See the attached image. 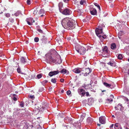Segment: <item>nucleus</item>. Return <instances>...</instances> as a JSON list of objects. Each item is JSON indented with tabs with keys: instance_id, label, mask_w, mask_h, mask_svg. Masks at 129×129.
Instances as JSON below:
<instances>
[{
	"instance_id": "obj_3",
	"label": "nucleus",
	"mask_w": 129,
	"mask_h": 129,
	"mask_svg": "<svg viewBox=\"0 0 129 129\" xmlns=\"http://www.w3.org/2000/svg\"><path fill=\"white\" fill-rule=\"evenodd\" d=\"M105 25L104 24L98 26V27L95 30V33L97 36L98 37L99 35L103 33V27Z\"/></svg>"
},
{
	"instance_id": "obj_26",
	"label": "nucleus",
	"mask_w": 129,
	"mask_h": 129,
	"mask_svg": "<svg viewBox=\"0 0 129 129\" xmlns=\"http://www.w3.org/2000/svg\"><path fill=\"white\" fill-rule=\"evenodd\" d=\"M94 5L96 6L97 7V8H98L99 9L100 11L101 10V9H100V6L98 4H97V3H94Z\"/></svg>"
},
{
	"instance_id": "obj_5",
	"label": "nucleus",
	"mask_w": 129,
	"mask_h": 129,
	"mask_svg": "<svg viewBox=\"0 0 129 129\" xmlns=\"http://www.w3.org/2000/svg\"><path fill=\"white\" fill-rule=\"evenodd\" d=\"M48 104L47 103H43V104H42V106L41 108H40V110L43 111L45 110H46L48 107Z\"/></svg>"
},
{
	"instance_id": "obj_41",
	"label": "nucleus",
	"mask_w": 129,
	"mask_h": 129,
	"mask_svg": "<svg viewBox=\"0 0 129 129\" xmlns=\"http://www.w3.org/2000/svg\"><path fill=\"white\" fill-rule=\"evenodd\" d=\"M24 104L23 103V102H21L20 104V105L21 107H22L24 106Z\"/></svg>"
},
{
	"instance_id": "obj_17",
	"label": "nucleus",
	"mask_w": 129,
	"mask_h": 129,
	"mask_svg": "<svg viewBox=\"0 0 129 129\" xmlns=\"http://www.w3.org/2000/svg\"><path fill=\"white\" fill-rule=\"evenodd\" d=\"M58 7L59 9V11L60 12H62V8H63V4L61 2H60L58 4Z\"/></svg>"
},
{
	"instance_id": "obj_1",
	"label": "nucleus",
	"mask_w": 129,
	"mask_h": 129,
	"mask_svg": "<svg viewBox=\"0 0 129 129\" xmlns=\"http://www.w3.org/2000/svg\"><path fill=\"white\" fill-rule=\"evenodd\" d=\"M63 27L68 29H72L75 27V22L73 19L69 18H66L61 21Z\"/></svg>"
},
{
	"instance_id": "obj_47",
	"label": "nucleus",
	"mask_w": 129,
	"mask_h": 129,
	"mask_svg": "<svg viewBox=\"0 0 129 129\" xmlns=\"http://www.w3.org/2000/svg\"><path fill=\"white\" fill-rule=\"evenodd\" d=\"M87 61H85L84 62V64L85 66H87Z\"/></svg>"
},
{
	"instance_id": "obj_64",
	"label": "nucleus",
	"mask_w": 129,
	"mask_h": 129,
	"mask_svg": "<svg viewBox=\"0 0 129 129\" xmlns=\"http://www.w3.org/2000/svg\"><path fill=\"white\" fill-rule=\"evenodd\" d=\"M97 125H98V126H100V124H97Z\"/></svg>"
},
{
	"instance_id": "obj_32",
	"label": "nucleus",
	"mask_w": 129,
	"mask_h": 129,
	"mask_svg": "<svg viewBox=\"0 0 129 129\" xmlns=\"http://www.w3.org/2000/svg\"><path fill=\"white\" fill-rule=\"evenodd\" d=\"M29 20L32 23L35 22V20H33L32 18H27L26 19V20Z\"/></svg>"
},
{
	"instance_id": "obj_60",
	"label": "nucleus",
	"mask_w": 129,
	"mask_h": 129,
	"mask_svg": "<svg viewBox=\"0 0 129 129\" xmlns=\"http://www.w3.org/2000/svg\"><path fill=\"white\" fill-rule=\"evenodd\" d=\"M81 123L79 122L78 123V126H79L80 125H81Z\"/></svg>"
},
{
	"instance_id": "obj_28",
	"label": "nucleus",
	"mask_w": 129,
	"mask_h": 129,
	"mask_svg": "<svg viewBox=\"0 0 129 129\" xmlns=\"http://www.w3.org/2000/svg\"><path fill=\"white\" fill-rule=\"evenodd\" d=\"M90 20V18L89 17H87L83 20V21L84 22H88Z\"/></svg>"
},
{
	"instance_id": "obj_10",
	"label": "nucleus",
	"mask_w": 129,
	"mask_h": 129,
	"mask_svg": "<svg viewBox=\"0 0 129 129\" xmlns=\"http://www.w3.org/2000/svg\"><path fill=\"white\" fill-rule=\"evenodd\" d=\"M82 71V69L80 68H77L74 69L73 71L76 73H79Z\"/></svg>"
},
{
	"instance_id": "obj_57",
	"label": "nucleus",
	"mask_w": 129,
	"mask_h": 129,
	"mask_svg": "<svg viewBox=\"0 0 129 129\" xmlns=\"http://www.w3.org/2000/svg\"><path fill=\"white\" fill-rule=\"evenodd\" d=\"M45 15V13L44 14H42V15H41V17H43V16H44Z\"/></svg>"
},
{
	"instance_id": "obj_38",
	"label": "nucleus",
	"mask_w": 129,
	"mask_h": 129,
	"mask_svg": "<svg viewBox=\"0 0 129 129\" xmlns=\"http://www.w3.org/2000/svg\"><path fill=\"white\" fill-rule=\"evenodd\" d=\"M106 101H109V102L110 103V102H112L113 101V100L112 99H107L106 100Z\"/></svg>"
},
{
	"instance_id": "obj_61",
	"label": "nucleus",
	"mask_w": 129,
	"mask_h": 129,
	"mask_svg": "<svg viewBox=\"0 0 129 129\" xmlns=\"http://www.w3.org/2000/svg\"><path fill=\"white\" fill-rule=\"evenodd\" d=\"M64 90H61V92L62 93H63V92H64Z\"/></svg>"
},
{
	"instance_id": "obj_49",
	"label": "nucleus",
	"mask_w": 129,
	"mask_h": 129,
	"mask_svg": "<svg viewBox=\"0 0 129 129\" xmlns=\"http://www.w3.org/2000/svg\"><path fill=\"white\" fill-rule=\"evenodd\" d=\"M60 81L61 82H63L64 81V79H60Z\"/></svg>"
},
{
	"instance_id": "obj_48",
	"label": "nucleus",
	"mask_w": 129,
	"mask_h": 129,
	"mask_svg": "<svg viewBox=\"0 0 129 129\" xmlns=\"http://www.w3.org/2000/svg\"><path fill=\"white\" fill-rule=\"evenodd\" d=\"M30 98L31 99H34L35 98V97L34 95H30Z\"/></svg>"
},
{
	"instance_id": "obj_7",
	"label": "nucleus",
	"mask_w": 129,
	"mask_h": 129,
	"mask_svg": "<svg viewBox=\"0 0 129 129\" xmlns=\"http://www.w3.org/2000/svg\"><path fill=\"white\" fill-rule=\"evenodd\" d=\"M90 12L91 14L93 15H97V12L95 9L94 8H91L90 10Z\"/></svg>"
},
{
	"instance_id": "obj_25",
	"label": "nucleus",
	"mask_w": 129,
	"mask_h": 129,
	"mask_svg": "<svg viewBox=\"0 0 129 129\" xmlns=\"http://www.w3.org/2000/svg\"><path fill=\"white\" fill-rule=\"evenodd\" d=\"M77 12L78 13V15H81L82 13V10L79 9H78L77 10Z\"/></svg>"
},
{
	"instance_id": "obj_35",
	"label": "nucleus",
	"mask_w": 129,
	"mask_h": 129,
	"mask_svg": "<svg viewBox=\"0 0 129 129\" xmlns=\"http://www.w3.org/2000/svg\"><path fill=\"white\" fill-rule=\"evenodd\" d=\"M35 41L36 42H38L39 41V39L38 37H36L34 39Z\"/></svg>"
},
{
	"instance_id": "obj_20",
	"label": "nucleus",
	"mask_w": 129,
	"mask_h": 129,
	"mask_svg": "<svg viewBox=\"0 0 129 129\" xmlns=\"http://www.w3.org/2000/svg\"><path fill=\"white\" fill-rule=\"evenodd\" d=\"M124 34L123 32L122 31H120L118 34V36L119 39L121 38V37Z\"/></svg>"
},
{
	"instance_id": "obj_58",
	"label": "nucleus",
	"mask_w": 129,
	"mask_h": 129,
	"mask_svg": "<svg viewBox=\"0 0 129 129\" xmlns=\"http://www.w3.org/2000/svg\"><path fill=\"white\" fill-rule=\"evenodd\" d=\"M110 97L112 98H113L114 97L113 95L112 94L110 95Z\"/></svg>"
},
{
	"instance_id": "obj_36",
	"label": "nucleus",
	"mask_w": 129,
	"mask_h": 129,
	"mask_svg": "<svg viewBox=\"0 0 129 129\" xmlns=\"http://www.w3.org/2000/svg\"><path fill=\"white\" fill-rule=\"evenodd\" d=\"M44 88L43 87H40L39 89V92H42L44 90Z\"/></svg>"
},
{
	"instance_id": "obj_56",
	"label": "nucleus",
	"mask_w": 129,
	"mask_h": 129,
	"mask_svg": "<svg viewBox=\"0 0 129 129\" xmlns=\"http://www.w3.org/2000/svg\"><path fill=\"white\" fill-rule=\"evenodd\" d=\"M91 101L92 102L93 101L92 99H89L88 100V102L89 103Z\"/></svg>"
},
{
	"instance_id": "obj_11",
	"label": "nucleus",
	"mask_w": 129,
	"mask_h": 129,
	"mask_svg": "<svg viewBox=\"0 0 129 129\" xmlns=\"http://www.w3.org/2000/svg\"><path fill=\"white\" fill-rule=\"evenodd\" d=\"M47 61L49 62H55L56 60L55 59H54L51 56H49L48 58L46 59Z\"/></svg>"
},
{
	"instance_id": "obj_59",
	"label": "nucleus",
	"mask_w": 129,
	"mask_h": 129,
	"mask_svg": "<svg viewBox=\"0 0 129 129\" xmlns=\"http://www.w3.org/2000/svg\"><path fill=\"white\" fill-rule=\"evenodd\" d=\"M115 109L116 110H119V109L117 108V107H115Z\"/></svg>"
},
{
	"instance_id": "obj_46",
	"label": "nucleus",
	"mask_w": 129,
	"mask_h": 129,
	"mask_svg": "<svg viewBox=\"0 0 129 129\" xmlns=\"http://www.w3.org/2000/svg\"><path fill=\"white\" fill-rule=\"evenodd\" d=\"M38 30L40 33H43V31H42V30H41V29H38Z\"/></svg>"
},
{
	"instance_id": "obj_4",
	"label": "nucleus",
	"mask_w": 129,
	"mask_h": 129,
	"mask_svg": "<svg viewBox=\"0 0 129 129\" xmlns=\"http://www.w3.org/2000/svg\"><path fill=\"white\" fill-rule=\"evenodd\" d=\"M60 12L64 15H69L71 14L72 11L70 9L66 8L63 10H62V12Z\"/></svg>"
},
{
	"instance_id": "obj_19",
	"label": "nucleus",
	"mask_w": 129,
	"mask_h": 129,
	"mask_svg": "<svg viewBox=\"0 0 129 129\" xmlns=\"http://www.w3.org/2000/svg\"><path fill=\"white\" fill-rule=\"evenodd\" d=\"M103 84L104 85L107 87H110L111 88H112L113 87L112 86H111L110 84H108L107 83L104 82L103 83Z\"/></svg>"
},
{
	"instance_id": "obj_21",
	"label": "nucleus",
	"mask_w": 129,
	"mask_h": 129,
	"mask_svg": "<svg viewBox=\"0 0 129 129\" xmlns=\"http://www.w3.org/2000/svg\"><path fill=\"white\" fill-rule=\"evenodd\" d=\"M116 45L115 43H113L111 44V48L112 49H115L116 48Z\"/></svg>"
},
{
	"instance_id": "obj_14",
	"label": "nucleus",
	"mask_w": 129,
	"mask_h": 129,
	"mask_svg": "<svg viewBox=\"0 0 129 129\" xmlns=\"http://www.w3.org/2000/svg\"><path fill=\"white\" fill-rule=\"evenodd\" d=\"M114 129H121L122 127L119 123H116L115 124L114 126Z\"/></svg>"
},
{
	"instance_id": "obj_18",
	"label": "nucleus",
	"mask_w": 129,
	"mask_h": 129,
	"mask_svg": "<svg viewBox=\"0 0 129 129\" xmlns=\"http://www.w3.org/2000/svg\"><path fill=\"white\" fill-rule=\"evenodd\" d=\"M107 63L108 64L110 65L112 67H115L116 66V63L114 61L112 62L111 61Z\"/></svg>"
},
{
	"instance_id": "obj_8",
	"label": "nucleus",
	"mask_w": 129,
	"mask_h": 129,
	"mask_svg": "<svg viewBox=\"0 0 129 129\" xmlns=\"http://www.w3.org/2000/svg\"><path fill=\"white\" fill-rule=\"evenodd\" d=\"M59 72L58 70L51 72L49 73V75L50 77H52L54 75L58 74Z\"/></svg>"
},
{
	"instance_id": "obj_15",
	"label": "nucleus",
	"mask_w": 129,
	"mask_h": 129,
	"mask_svg": "<svg viewBox=\"0 0 129 129\" xmlns=\"http://www.w3.org/2000/svg\"><path fill=\"white\" fill-rule=\"evenodd\" d=\"M42 43H46L47 42V39L45 36H43L42 38L41 39Z\"/></svg>"
},
{
	"instance_id": "obj_39",
	"label": "nucleus",
	"mask_w": 129,
	"mask_h": 129,
	"mask_svg": "<svg viewBox=\"0 0 129 129\" xmlns=\"http://www.w3.org/2000/svg\"><path fill=\"white\" fill-rule=\"evenodd\" d=\"M84 0H81L80 2V4L81 5H82L85 2Z\"/></svg>"
},
{
	"instance_id": "obj_51",
	"label": "nucleus",
	"mask_w": 129,
	"mask_h": 129,
	"mask_svg": "<svg viewBox=\"0 0 129 129\" xmlns=\"http://www.w3.org/2000/svg\"><path fill=\"white\" fill-rule=\"evenodd\" d=\"M13 100H14V101H16L17 100V99H16V98L15 97H14L13 98Z\"/></svg>"
},
{
	"instance_id": "obj_9",
	"label": "nucleus",
	"mask_w": 129,
	"mask_h": 129,
	"mask_svg": "<svg viewBox=\"0 0 129 129\" xmlns=\"http://www.w3.org/2000/svg\"><path fill=\"white\" fill-rule=\"evenodd\" d=\"M109 51L108 50V48L107 46H105L103 47V49L102 53H105L106 54H107L109 53Z\"/></svg>"
},
{
	"instance_id": "obj_2",
	"label": "nucleus",
	"mask_w": 129,
	"mask_h": 129,
	"mask_svg": "<svg viewBox=\"0 0 129 129\" xmlns=\"http://www.w3.org/2000/svg\"><path fill=\"white\" fill-rule=\"evenodd\" d=\"M76 51L80 54L84 55L86 52V49L84 48L80 45H77L75 47Z\"/></svg>"
},
{
	"instance_id": "obj_6",
	"label": "nucleus",
	"mask_w": 129,
	"mask_h": 129,
	"mask_svg": "<svg viewBox=\"0 0 129 129\" xmlns=\"http://www.w3.org/2000/svg\"><path fill=\"white\" fill-rule=\"evenodd\" d=\"M100 122L102 124H104L105 123L106 119L105 116H102L99 118Z\"/></svg>"
},
{
	"instance_id": "obj_44",
	"label": "nucleus",
	"mask_w": 129,
	"mask_h": 129,
	"mask_svg": "<svg viewBox=\"0 0 129 129\" xmlns=\"http://www.w3.org/2000/svg\"><path fill=\"white\" fill-rule=\"evenodd\" d=\"M67 95H69L71 94V92L70 91L68 90L67 91Z\"/></svg>"
},
{
	"instance_id": "obj_24",
	"label": "nucleus",
	"mask_w": 129,
	"mask_h": 129,
	"mask_svg": "<svg viewBox=\"0 0 129 129\" xmlns=\"http://www.w3.org/2000/svg\"><path fill=\"white\" fill-rule=\"evenodd\" d=\"M60 72L62 74H65L66 73L67 70L64 69H63L61 70Z\"/></svg>"
},
{
	"instance_id": "obj_37",
	"label": "nucleus",
	"mask_w": 129,
	"mask_h": 129,
	"mask_svg": "<svg viewBox=\"0 0 129 129\" xmlns=\"http://www.w3.org/2000/svg\"><path fill=\"white\" fill-rule=\"evenodd\" d=\"M26 21L27 22V23L29 25H31L32 23H31L30 22V21L29 20H26Z\"/></svg>"
},
{
	"instance_id": "obj_63",
	"label": "nucleus",
	"mask_w": 129,
	"mask_h": 129,
	"mask_svg": "<svg viewBox=\"0 0 129 129\" xmlns=\"http://www.w3.org/2000/svg\"><path fill=\"white\" fill-rule=\"evenodd\" d=\"M67 39L69 40H70V38H67Z\"/></svg>"
},
{
	"instance_id": "obj_31",
	"label": "nucleus",
	"mask_w": 129,
	"mask_h": 129,
	"mask_svg": "<svg viewBox=\"0 0 129 129\" xmlns=\"http://www.w3.org/2000/svg\"><path fill=\"white\" fill-rule=\"evenodd\" d=\"M45 13L44 10L42 9H41L39 12V13L40 14H44Z\"/></svg>"
},
{
	"instance_id": "obj_34",
	"label": "nucleus",
	"mask_w": 129,
	"mask_h": 129,
	"mask_svg": "<svg viewBox=\"0 0 129 129\" xmlns=\"http://www.w3.org/2000/svg\"><path fill=\"white\" fill-rule=\"evenodd\" d=\"M42 77V75L41 74H39L37 75V78L38 79H40Z\"/></svg>"
},
{
	"instance_id": "obj_22",
	"label": "nucleus",
	"mask_w": 129,
	"mask_h": 129,
	"mask_svg": "<svg viewBox=\"0 0 129 129\" xmlns=\"http://www.w3.org/2000/svg\"><path fill=\"white\" fill-rule=\"evenodd\" d=\"M98 37L100 38V40L102 39V38L104 39L106 38V36L105 35H104L102 36L100 35L98 36Z\"/></svg>"
},
{
	"instance_id": "obj_30",
	"label": "nucleus",
	"mask_w": 129,
	"mask_h": 129,
	"mask_svg": "<svg viewBox=\"0 0 129 129\" xmlns=\"http://www.w3.org/2000/svg\"><path fill=\"white\" fill-rule=\"evenodd\" d=\"M21 14V12L20 11H17L16 13H15L14 15H15L17 16H18L19 15Z\"/></svg>"
},
{
	"instance_id": "obj_29",
	"label": "nucleus",
	"mask_w": 129,
	"mask_h": 129,
	"mask_svg": "<svg viewBox=\"0 0 129 129\" xmlns=\"http://www.w3.org/2000/svg\"><path fill=\"white\" fill-rule=\"evenodd\" d=\"M57 79L56 78H52L51 79V81L52 83H55L56 82V80Z\"/></svg>"
},
{
	"instance_id": "obj_42",
	"label": "nucleus",
	"mask_w": 129,
	"mask_h": 129,
	"mask_svg": "<svg viewBox=\"0 0 129 129\" xmlns=\"http://www.w3.org/2000/svg\"><path fill=\"white\" fill-rule=\"evenodd\" d=\"M114 126L115 125L113 124H112L110 126V129H113V127H114Z\"/></svg>"
},
{
	"instance_id": "obj_62",
	"label": "nucleus",
	"mask_w": 129,
	"mask_h": 129,
	"mask_svg": "<svg viewBox=\"0 0 129 129\" xmlns=\"http://www.w3.org/2000/svg\"><path fill=\"white\" fill-rule=\"evenodd\" d=\"M75 127H77L78 126V125H77L76 124L75 125Z\"/></svg>"
},
{
	"instance_id": "obj_23",
	"label": "nucleus",
	"mask_w": 129,
	"mask_h": 129,
	"mask_svg": "<svg viewBox=\"0 0 129 129\" xmlns=\"http://www.w3.org/2000/svg\"><path fill=\"white\" fill-rule=\"evenodd\" d=\"M21 61L22 63L24 64H25L26 62L25 59L23 57L21 58Z\"/></svg>"
},
{
	"instance_id": "obj_40",
	"label": "nucleus",
	"mask_w": 129,
	"mask_h": 129,
	"mask_svg": "<svg viewBox=\"0 0 129 129\" xmlns=\"http://www.w3.org/2000/svg\"><path fill=\"white\" fill-rule=\"evenodd\" d=\"M10 21L12 23H13L14 22V19L12 18H10L9 19Z\"/></svg>"
},
{
	"instance_id": "obj_54",
	"label": "nucleus",
	"mask_w": 129,
	"mask_h": 129,
	"mask_svg": "<svg viewBox=\"0 0 129 129\" xmlns=\"http://www.w3.org/2000/svg\"><path fill=\"white\" fill-rule=\"evenodd\" d=\"M69 0H63V1L66 3H67Z\"/></svg>"
},
{
	"instance_id": "obj_53",
	"label": "nucleus",
	"mask_w": 129,
	"mask_h": 129,
	"mask_svg": "<svg viewBox=\"0 0 129 129\" xmlns=\"http://www.w3.org/2000/svg\"><path fill=\"white\" fill-rule=\"evenodd\" d=\"M48 82V81L46 80H45L43 81V82L44 83H46Z\"/></svg>"
},
{
	"instance_id": "obj_12",
	"label": "nucleus",
	"mask_w": 129,
	"mask_h": 129,
	"mask_svg": "<svg viewBox=\"0 0 129 129\" xmlns=\"http://www.w3.org/2000/svg\"><path fill=\"white\" fill-rule=\"evenodd\" d=\"M78 91L79 94L81 96H83L85 94V90L82 89H78Z\"/></svg>"
},
{
	"instance_id": "obj_27",
	"label": "nucleus",
	"mask_w": 129,
	"mask_h": 129,
	"mask_svg": "<svg viewBox=\"0 0 129 129\" xmlns=\"http://www.w3.org/2000/svg\"><path fill=\"white\" fill-rule=\"evenodd\" d=\"M122 58H123V57H122V54H119L117 57L120 60L122 59Z\"/></svg>"
},
{
	"instance_id": "obj_50",
	"label": "nucleus",
	"mask_w": 129,
	"mask_h": 129,
	"mask_svg": "<svg viewBox=\"0 0 129 129\" xmlns=\"http://www.w3.org/2000/svg\"><path fill=\"white\" fill-rule=\"evenodd\" d=\"M17 71L18 73H19L20 72V69L17 68Z\"/></svg>"
},
{
	"instance_id": "obj_13",
	"label": "nucleus",
	"mask_w": 129,
	"mask_h": 129,
	"mask_svg": "<svg viewBox=\"0 0 129 129\" xmlns=\"http://www.w3.org/2000/svg\"><path fill=\"white\" fill-rule=\"evenodd\" d=\"M91 71V70L88 68L85 69V73L84 74V76H86L88 75Z\"/></svg>"
},
{
	"instance_id": "obj_52",
	"label": "nucleus",
	"mask_w": 129,
	"mask_h": 129,
	"mask_svg": "<svg viewBox=\"0 0 129 129\" xmlns=\"http://www.w3.org/2000/svg\"><path fill=\"white\" fill-rule=\"evenodd\" d=\"M86 95L87 96H89V94L88 92H86Z\"/></svg>"
},
{
	"instance_id": "obj_55",
	"label": "nucleus",
	"mask_w": 129,
	"mask_h": 129,
	"mask_svg": "<svg viewBox=\"0 0 129 129\" xmlns=\"http://www.w3.org/2000/svg\"><path fill=\"white\" fill-rule=\"evenodd\" d=\"M124 127L125 129H129V126H128L127 127Z\"/></svg>"
},
{
	"instance_id": "obj_16",
	"label": "nucleus",
	"mask_w": 129,
	"mask_h": 129,
	"mask_svg": "<svg viewBox=\"0 0 129 129\" xmlns=\"http://www.w3.org/2000/svg\"><path fill=\"white\" fill-rule=\"evenodd\" d=\"M87 121L89 124H91L93 122V119L90 117H88L87 119Z\"/></svg>"
},
{
	"instance_id": "obj_43",
	"label": "nucleus",
	"mask_w": 129,
	"mask_h": 129,
	"mask_svg": "<svg viewBox=\"0 0 129 129\" xmlns=\"http://www.w3.org/2000/svg\"><path fill=\"white\" fill-rule=\"evenodd\" d=\"M27 3L28 5H30L31 4V1L30 0H27Z\"/></svg>"
},
{
	"instance_id": "obj_45",
	"label": "nucleus",
	"mask_w": 129,
	"mask_h": 129,
	"mask_svg": "<svg viewBox=\"0 0 129 129\" xmlns=\"http://www.w3.org/2000/svg\"><path fill=\"white\" fill-rule=\"evenodd\" d=\"M10 16V14L9 13H7L6 14V16L7 17H9Z\"/></svg>"
},
{
	"instance_id": "obj_33",
	"label": "nucleus",
	"mask_w": 129,
	"mask_h": 129,
	"mask_svg": "<svg viewBox=\"0 0 129 129\" xmlns=\"http://www.w3.org/2000/svg\"><path fill=\"white\" fill-rule=\"evenodd\" d=\"M38 8H37L36 10L34 11L33 14H34L35 15L37 14V12L38 11Z\"/></svg>"
}]
</instances>
